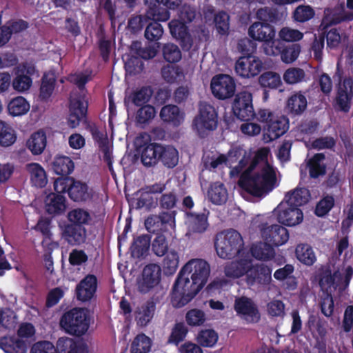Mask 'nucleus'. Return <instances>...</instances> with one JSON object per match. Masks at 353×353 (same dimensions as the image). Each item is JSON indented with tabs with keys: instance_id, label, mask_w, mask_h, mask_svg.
Here are the masks:
<instances>
[{
	"instance_id": "36",
	"label": "nucleus",
	"mask_w": 353,
	"mask_h": 353,
	"mask_svg": "<svg viewBox=\"0 0 353 353\" xmlns=\"http://www.w3.org/2000/svg\"><path fill=\"white\" fill-rule=\"evenodd\" d=\"M26 168L30 174L32 185L37 188H43L48 183L46 172L39 163H28Z\"/></svg>"
},
{
	"instance_id": "30",
	"label": "nucleus",
	"mask_w": 353,
	"mask_h": 353,
	"mask_svg": "<svg viewBox=\"0 0 353 353\" xmlns=\"http://www.w3.org/2000/svg\"><path fill=\"white\" fill-rule=\"evenodd\" d=\"M0 348L6 353H26L27 344L14 336H6L0 338Z\"/></svg>"
},
{
	"instance_id": "22",
	"label": "nucleus",
	"mask_w": 353,
	"mask_h": 353,
	"mask_svg": "<svg viewBox=\"0 0 353 353\" xmlns=\"http://www.w3.org/2000/svg\"><path fill=\"white\" fill-rule=\"evenodd\" d=\"M61 236L69 245H80L86 240L87 230L85 227L68 223L62 228Z\"/></svg>"
},
{
	"instance_id": "52",
	"label": "nucleus",
	"mask_w": 353,
	"mask_h": 353,
	"mask_svg": "<svg viewBox=\"0 0 353 353\" xmlns=\"http://www.w3.org/2000/svg\"><path fill=\"white\" fill-rule=\"evenodd\" d=\"M151 346V339L143 333L139 334L132 342L130 353H149Z\"/></svg>"
},
{
	"instance_id": "3",
	"label": "nucleus",
	"mask_w": 353,
	"mask_h": 353,
	"mask_svg": "<svg viewBox=\"0 0 353 353\" xmlns=\"http://www.w3.org/2000/svg\"><path fill=\"white\" fill-rule=\"evenodd\" d=\"M59 324L66 333L72 336H81L90 327V311L85 307H73L62 314Z\"/></svg>"
},
{
	"instance_id": "10",
	"label": "nucleus",
	"mask_w": 353,
	"mask_h": 353,
	"mask_svg": "<svg viewBox=\"0 0 353 353\" xmlns=\"http://www.w3.org/2000/svg\"><path fill=\"white\" fill-rule=\"evenodd\" d=\"M232 112L241 121H248L254 119L256 113L252 104V94L248 91L238 93L232 103Z\"/></svg>"
},
{
	"instance_id": "48",
	"label": "nucleus",
	"mask_w": 353,
	"mask_h": 353,
	"mask_svg": "<svg viewBox=\"0 0 353 353\" xmlns=\"http://www.w3.org/2000/svg\"><path fill=\"white\" fill-rule=\"evenodd\" d=\"M218 339V333L213 329H202L196 336V341L201 347H213Z\"/></svg>"
},
{
	"instance_id": "45",
	"label": "nucleus",
	"mask_w": 353,
	"mask_h": 353,
	"mask_svg": "<svg viewBox=\"0 0 353 353\" xmlns=\"http://www.w3.org/2000/svg\"><path fill=\"white\" fill-rule=\"evenodd\" d=\"M189 228L193 232L202 233L208 226V217L204 213L187 212Z\"/></svg>"
},
{
	"instance_id": "34",
	"label": "nucleus",
	"mask_w": 353,
	"mask_h": 353,
	"mask_svg": "<svg viewBox=\"0 0 353 353\" xmlns=\"http://www.w3.org/2000/svg\"><path fill=\"white\" fill-rule=\"evenodd\" d=\"M247 152L240 146L232 147L228 154L226 155L228 159L227 163L230 167H232L233 163L239 161L237 165L234 169L237 173L241 172V170L247 165L248 159L246 157Z\"/></svg>"
},
{
	"instance_id": "12",
	"label": "nucleus",
	"mask_w": 353,
	"mask_h": 353,
	"mask_svg": "<svg viewBox=\"0 0 353 353\" xmlns=\"http://www.w3.org/2000/svg\"><path fill=\"white\" fill-rule=\"evenodd\" d=\"M276 30L273 25L268 23L256 21L248 28V35L252 40L263 42V47L272 46L273 42L277 41L275 39Z\"/></svg>"
},
{
	"instance_id": "63",
	"label": "nucleus",
	"mask_w": 353,
	"mask_h": 353,
	"mask_svg": "<svg viewBox=\"0 0 353 353\" xmlns=\"http://www.w3.org/2000/svg\"><path fill=\"white\" fill-rule=\"evenodd\" d=\"M163 267L165 274L172 275L175 273L179 265V255L175 250H170L165 254Z\"/></svg>"
},
{
	"instance_id": "6",
	"label": "nucleus",
	"mask_w": 353,
	"mask_h": 353,
	"mask_svg": "<svg viewBox=\"0 0 353 353\" xmlns=\"http://www.w3.org/2000/svg\"><path fill=\"white\" fill-rule=\"evenodd\" d=\"M218 125V113L214 107L206 102L199 105V112L193 121V125L200 137H203L206 130H214Z\"/></svg>"
},
{
	"instance_id": "21",
	"label": "nucleus",
	"mask_w": 353,
	"mask_h": 353,
	"mask_svg": "<svg viewBox=\"0 0 353 353\" xmlns=\"http://www.w3.org/2000/svg\"><path fill=\"white\" fill-rule=\"evenodd\" d=\"M98 280L95 275L88 274L77 285L75 296L81 302L90 301L96 294Z\"/></svg>"
},
{
	"instance_id": "47",
	"label": "nucleus",
	"mask_w": 353,
	"mask_h": 353,
	"mask_svg": "<svg viewBox=\"0 0 353 353\" xmlns=\"http://www.w3.org/2000/svg\"><path fill=\"white\" fill-rule=\"evenodd\" d=\"M144 3L148 5V14L152 19L168 21L170 14L169 10L161 7L160 0H144Z\"/></svg>"
},
{
	"instance_id": "8",
	"label": "nucleus",
	"mask_w": 353,
	"mask_h": 353,
	"mask_svg": "<svg viewBox=\"0 0 353 353\" xmlns=\"http://www.w3.org/2000/svg\"><path fill=\"white\" fill-rule=\"evenodd\" d=\"M183 271H186L190 274V279H193L196 287V292H199L206 284L210 272V265L207 261L201 259H194L188 261L183 267Z\"/></svg>"
},
{
	"instance_id": "35",
	"label": "nucleus",
	"mask_w": 353,
	"mask_h": 353,
	"mask_svg": "<svg viewBox=\"0 0 353 353\" xmlns=\"http://www.w3.org/2000/svg\"><path fill=\"white\" fill-rule=\"evenodd\" d=\"M283 14L278 8L265 6L257 10L256 18L261 22L269 24H277L283 21Z\"/></svg>"
},
{
	"instance_id": "61",
	"label": "nucleus",
	"mask_w": 353,
	"mask_h": 353,
	"mask_svg": "<svg viewBox=\"0 0 353 353\" xmlns=\"http://www.w3.org/2000/svg\"><path fill=\"white\" fill-rule=\"evenodd\" d=\"M140 107L136 112V121L138 124H147L155 117V108L148 104Z\"/></svg>"
},
{
	"instance_id": "26",
	"label": "nucleus",
	"mask_w": 353,
	"mask_h": 353,
	"mask_svg": "<svg viewBox=\"0 0 353 353\" xmlns=\"http://www.w3.org/2000/svg\"><path fill=\"white\" fill-rule=\"evenodd\" d=\"M307 107V100L305 93L301 91L294 92L288 99L286 108L288 112L293 116H300Z\"/></svg>"
},
{
	"instance_id": "41",
	"label": "nucleus",
	"mask_w": 353,
	"mask_h": 353,
	"mask_svg": "<svg viewBox=\"0 0 353 353\" xmlns=\"http://www.w3.org/2000/svg\"><path fill=\"white\" fill-rule=\"evenodd\" d=\"M249 263L250 261L245 259L230 262L224 268L225 276L230 278H240L243 275L246 276Z\"/></svg>"
},
{
	"instance_id": "44",
	"label": "nucleus",
	"mask_w": 353,
	"mask_h": 353,
	"mask_svg": "<svg viewBox=\"0 0 353 353\" xmlns=\"http://www.w3.org/2000/svg\"><path fill=\"white\" fill-rule=\"evenodd\" d=\"M296 259L307 266H312L316 261L312 248L307 243L299 244L295 249Z\"/></svg>"
},
{
	"instance_id": "46",
	"label": "nucleus",
	"mask_w": 353,
	"mask_h": 353,
	"mask_svg": "<svg viewBox=\"0 0 353 353\" xmlns=\"http://www.w3.org/2000/svg\"><path fill=\"white\" fill-rule=\"evenodd\" d=\"M30 103L23 97H17L10 101L8 104V111L12 117H19L26 114L30 110Z\"/></svg>"
},
{
	"instance_id": "11",
	"label": "nucleus",
	"mask_w": 353,
	"mask_h": 353,
	"mask_svg": "<svg viewBox=\"0 0 353 353\" xmlns=\"http://www.w3.org/2000/svg\"><path fill=\"white\" fill-rule=\"evenodd\" d=\"M301 46L298 43L285 44L280 40L272 43V46L265 48V54L269 56H281L285 63L294 62L299 57Z\"/></svg>"
},
{
	"instance_id": "18",
	"label": "nucleus",
	"mask_w": 353,
	"mask_h": 353,
	"mask_svg": "<svg viewBox=\"0 0 353 353\" xmlns=\"http://www.w3.org/2000/svg\"><path fill=\"white\" fill-rule=\"evenodd\" d=\"M288 129L289 119L285 116H276L264 125L263 139L270 143L283 135Z\"/></svg>"
},
{
	"instance_id": "20",
	"label": "nucleus",
	"mask_w": 353,
	"mask_h": 353,
	"mask_svg": "<svg viewBox=\"0 0 353 353\" xmlns=\"http://www.w3.org/2000/svg\"><path fill=\"white\" fill-rule=\"evenodd\" d=\"M161 269L159 265L150 263L145 265L142 272V278L139 282V290L142 293L148 292L161 280Z\"/></svg>"
},
{
	"instance_id": "58",
	"label": "nucleus",
	"mask_w": 353,
	"mask_h": 353,
	"mask_svg": "<svg viewBox=\"0 0 353 353\" xmlns=\"http://www.w3.org/2000/svg\"><path fill=\"white\" fill-rule=\"evenodd\" d=\"M185 321L190 327H199L204 325L207 317L205 313L197 308H193L185 314Z\"/></svg>"
},
{
	"instance_id": "29",
	"label": "nucleus",
	"mask_w": 353,
	"mask_h": 353,
	"mask_svg": "<svg viewBox=\"0 0 353 353\" xmlns=\"http://www.w3.org/2000/svg\"><path fill=\"white\" fill-rule=\"evenodd\" d=\"M46 210L51 215L63 214L66 208V199L63 194L50 193L46 198Z\"/></svg>"
},
{
	"instance_id": "5",
	"label": "nucleus",
	"mask_w": 353,
	"mask_h": 353,
	"mask_svg": "<svg viewBox=\"0 0 353 353\" xmlns=\"http://www.w3.org/2000/svg\"><path fill=\"white\" fill-rule=\"evenodd\" d=\"M214 247L220 258L231 259L239 255L243 249V238L238 231L230 229L216 235Z\"/></svg>"
},
{
	"instance_id": "37",
	"label": "nucleus",
	"mask_w": 353,
	"mask_h": 353,
	"mask_svg": "<svg viewBox=\"0 0 353 353\" xmlns=\"http://www.w3.org/2000/svg\"><path fill=\"white\" fill-rule=\"evenodd\" d=\"M151 236L149 234H143L134 239L130 246V252L133 258L140 259L147 255L150 246Z\"/></svg>"
},
{
	"instance_id": "27",
	"label": "nucleus",
	"mask_w": 353,
	"mask_h": 353,
	"mask_svg": "<svg viewBox=\"0 0 353 353\" xmlns=\"http://www.w3.org/2000/svg\"><path fill=\"white\" fill-rule=\"evenodd\" d=\"M55 348L57 353H88V347L84 343L67 336L60 337Z\"/></svg>"
},
{
	"instance_id": "51",
	"label": "nucleus",
	"mask_w": 353,
	"mask_h": 353,
	"mask_svg": "<svg viewBox=\"0 0 353 353\" xmlns=\"http://www.w3.org/2000/svg\"><path fill=\"white\" fill-rule=\"evenodd\" d=\"M150 22L146 26L144 36L145 38L150 42L158 41L163 34V28L162 26L159 23V21H163V20H157L151 19Z\"/></svg>"
},
{
	"instance_id": "38",
	"label": "nucleus",
	"mask_w": 353,
	"mask_h": 353,
	"mask_svg": "<svg viewBox=\"0 0 353 353\" xmlns=\"http://www.w3.org/2000/svg\"><path fill=\"white\" fill-rule=\"evenodd\" d=\"M310 198V191L305 188H296L285 196L288 205L299 208L306 204Z\"/></svg>"
},
{
	"instance_id": "60",
	"label": "nucleus",
	"mask_w": 353,
	"mask_h": 353,
	"mask_svg": "<svg viewBox=\"0 0 353 353\" xmlns=\"http://www.w3.org/2000/svg\"><path fill=\"white\" fill-rule=\"evenodd\" d=\"M140 196L137 199V208L141 209L145 208L147 210H150L155 208L158 204L157 198L154 195L150 194L143 188L139 190Z\"/></svg>"
},
{
	"instance_id": "28",
	"label": "nucleus",
	"mask_w": 353,
	"mask_h": 353,
	"mask_svg": "<svg viewBox=\"0 0 353 353\" xmlns=\"http://www.w3.org/2000/svg\"><path fill=\"white\" fill-rule=\"evenodd\" d=\"M159 116L164 123L175 127L180 125L183 121V113L177 105L173 104L163 106Z\"/></svg>"
},
{
	"instance_id": "4",
	"label": "nucleus",
	"mask_w": 353,
	"mask_h": 353,
	"mask_svg": "<svg viewBox=\"0 0 353 353\" xmlns=\"http://www.w3.org/2000/svg\"><path fill=\"white\" fill-rule=\"evenodd\" d=\"M189 275L188 272L183 271V268L178 274L171 294V303L174 307L185 306L199 293L196 292L199 283H193L194 281L190 279Z\"/></svg>"
},
{
	"instance_id": "14",
	"label": "nucleus",
	"mask_w": 353,
	"mask_h": 353,
	"mask_svg": "<svg viewBox=\"0 0 353 353\" xmlns=\"http://www.w3.org/2000/svg\"><path fill=\"white\" fill-rule=\"evenodd\" d=\"M353 101V80L345 78L339 83L334 99V107L344 113L350 112Z\"/></svg>"
},
{
	"instance_id": "2",
	"label": "nucleus",
	"mask_w": 353,
	"mask_h": 353,
	"mask_svg": "<svg viewBox=\"0 0 353 353\" xmlns=\"http://www.w3.org/2000/svg\"><path fill=\"white\" fill-rule=\"evenodd\" d=\"M141 161L145 167L161 163L167 168H174L179 163V152L172 145L146 143L141 146Z\"/></svg>"
},
{
	"instance_id": "57",
	"label": "nucleus",
	"mask_w": 353,
	"mask_h": 353,
	"mask_svg": "<svg viewBox=\"0 0 353 353\" xmlns=\"http://www.w3.org/2000/svg\"><path fill=\"white\" fill-rule=\"evenodd\" d=\"M315 15L313 8L309 5H299L292 12L294 21L305 23L312 19Z\"/></svg>"
},
{
	"instance_id": "9",
	"label": "nucleus",
	"mask_w": 353,
	"mask_h": 353,
	"mask_svg": "<svg viewBox=\"0 0 353 353\" xmlns=\"http://www.w3.org/2000/svg\"><path fill=\"white\" fill-rule=\"evenodd\" d=\"M212 93L220 100L232 97L236 91V83L228 74H219L212 77L210 83Z\"/></svg>"
},
{
	"instance_id": "19",
	"label": "nucleus",
	"mask_w": 353,
	"mask_h": 353,
	"mask_svg": "<svg viewBox=\"0 0 353 353\" xmlns=\"http://www.w3.org/2000/svg\"><path fill=\"white\" fill-rule=\"evenodd\" d=\"M168 26L172 36L179 41L184 51H189L193 46V39L185 22L173 19L169 22Z\"/></svg>"
},
{
	"instance_id": "56",
	"label": "nucleus",
	"mask_w": 353,
	"mask_h": 353,
	"mask_svg": "<svg viewBox=\"0 0 353 353\" xmlns=\"http://www.w3.org/2000/svg\"><path fill=\"white\" fill-rule=\"evenodd\" d=\"M335 205L333 195L326 194L323 196L316 203L314 214L318 217H324L330 212Z\"/></svg>"
},
{
	"instance_id": "49",
	"label": "nucleus",
	"mask_w": 353,
	"mask_h": 353,
	"mask_svg": "<svg viewBox=\"0 0 353 353\" xmlns=\"http://www.w3.org/2000/svg\"><path fill=\"white\" fill-rule=\"evenodd\" d=\"M210 200L216 205L225 203L228 199V191L223 183L216 182L211 185L208 191Z\"/></svg>"
},
{
	"instance_id": "62",
	"label": "nucleus",
	"mask_w": 353,
	"mask_h": 353,
	"mask_svg": "<svg viewBox=\"0 0 353 353\" xmlns=\"http://www.w3.org/2000/svg\"><path fill=\"white\" fill-rule=\"evenodd\" d=\"M188 332L187 327L184 323H176L172 329L171 333L168 337V343L178 345L183 341Z\"/></svg>"
},
{
	"instance_id": "15",
	"label": "nucleus",
	"mask_w": 353,
	"mask_h": 353,
	"mask_svg": "<svg viewBox=\"0 0 353 353\" xmlns=\"http://www.w3.org/2000/svg\"><path fill=\"white\" fill-rule=\"evenodd\" d=\"M261 60L254 55L242 56L235 63L236 74L243 78H251L258 75L262 70Z\"/></svg>"
},
{
	"instance_id": "17",
	"label": "nucleus",
	"mask_w": 353,
	"mask_h": 353,
	"mask_svg": "<svg viewBox=\"0 0 353 353\" xmlns=\"http://www.w3.org/2000/svg\"><path fill=\"white\" fill-rule=\"evenodd\" d=\"M272 268L263 263L252 265L249 263L245 282L249 286L255 285H266L272 280Z\"/></svg>"
},
{
	"instance_id": "7",
	"label": "nucleus",
	"mask_w": 353,
	"mask_h": 353,
	"mask_svg": "<svg viewBox=\"0 0 353 353\" xmlns=\"http://www.w3.org/2000/svg\"><path fill=\"white\" fill-rule=\"evenodd\" d=\"M234 310L236 315L248 324L257 323L261 320V313L257 304L250 297L241 296L234 300Z\"/></svg>"
},
{
	"instance_id": "31",
	"label": "nucleus",
	"mask_w": 353,
	"mask_h": 353,
	"mask_svg": "<svg viewBox=\"0 0 353 353\" xmlns=\"http://www.w3.org/2000/svg\"><path fill=\"white\" fill-rule=\"evenodd\" d=\"M325 155L323 153L314 154L307 162L309 175L312 179H317L326 174L327 166L323 161Z\"/></svg>"
},
{
	"instance_id": "33",
	"label": "nucleus",
	"mask_w": 353,
	"mask_h": 353,
	"mask_svg": "<svg viewBox=\"0 0 353 353\" xmlns=\"http://www.w3.org/2000/svg\"><path fill=\"white\" fill-rule=\"evenodd\" d=\"M69 197L76 202L86 201L90 200L92 196V192L89 191L88 185L79 181L73 179L69 188Z\"/></svg>"
},
{
	"instance_id": "16",
	"label": "nucleus",
	"mask_w": 353,
	"mask_h": 353,
	"mask_svg": "<svg viewBox=\"0 0 353 353\" xmlns=\"http://www.w3.org/2000/svg\"><path fill=\"white\" fill-rule=\"evenodd\" d=\"M261 232L264 241L273 248L285 244L289 239L288 230L283 226L277 224L268 225L267 223H262Z\"/></svg>"
},
{
	"instance_id": "53",
	"label": "nucleus",
	"mask_w": 353,
	"mask_h": 353,
	"mask_svg": "<svg viewBox=\"0 0 353 353\" xmlns=\"http://www.w3.org/2000/svg\"><path fill=\"white\" fill-rule=\"evenodd\" d=\"M16 139L14 130L8 123L0 120V145L4 147L10 146Z\"/></svg>"
},
{
	"instance_id": "23",
	"label": "nucleus",
	"mask_w": 353,
	"mask_h": 353,
	"mask_svg": "<svg viewBox=\"0 0 353 353\" xmlns=\"http://www.w3.org/2000/svg\"><path fill=\"white\" fill-rule=\"evenodd\" d=\"M277 221L287 226H294L299 224L303 219V214L301 209L294 206H290L283 209L278 206L275 210Z\"/></svg>"
},
{
	"instance_id": "25",
	"label": "nucleus",
	"mask_w": 353,
	"mask_h": 353,
	"mask_svg": "<svg viewBox=\"0 0 353 353\" xmlns=\"http://www.w3.org/2000/svg\"><path fill=\"white\" fill-rule=\"evenodd\" d=\"M156 311V302L153 299L148 300L134 312V319L137 325L147 326L152 320Z\"/></svg>"
},
{
	"instance_id": "39",
	"label": "nucleus",
	"mask_w": 353,
	"mask_h": 353,
	"mask_svg": "<svg viewBox=\"0 0 353 353\" xmlns=\"http://www.w3.org/2000/svg\"><path fill=\"white\" fill-rule=\"evenodd\" d=\"M47 138L45 132L39 130L34 132L27 141V147L34 155L41 154L46 147Z\"/></svg>"
},
{
	"instance_id": "54",
	"label": "nucleus",
	"mask_w": 353,
	"mask_h": 353,
	"mask_svg": "<svg viewBox=\"0 0 353 353\" xmlns=\"http://www.w3.org/2000/svg\"><path fill=\"white\" fill-rule=\"evenodd\" d=\"M163 59L168 63H178L182 57V54L179 46L173 43H164L162 47Z\"/></svg>"
},
{
	"instance_id": "40",
	"label": "nucleus",
	"mask_w": 353,
	"mask_h": 353,
	"mask_svg": "<svg viewBox=\"0 0 353 353\" xmlns=\"http://www.w3.org/2000/svg\"><path fill=\"white\" fill-rule=\"evenodd\" d=\"M52 168L56 174L68 176L74 168L72 160L67 156H57L52 163Z\"/></svg>"
},
{
	"instance_id": "1",
	"label": "nucleus",
	"mask_w": 353,
	"mask_h": 353,
	"mask_svg": "<svg viewBox=\"0 0 353 353\" xmlns=\"http://www.w3.org/2000/svg\"><path fill=\"white\" fill-rule=\"evenodd\" d=\"M254 167V165H251L241 174L238 185L250 195L260 197L275 188L276 176L269 165L264 167L260 172H252Z\"/></svg>"
},
{
	"instance_id": "42",
	"label": "nucleus",
	"mask_w": 353,
	"mask_h": 353,
	"mask_svg": "<svg viewBox=\"0 0 353 353\" xmlns=\"http://www.w3.org/2000/svg\"><path fill=\"white\" fill-rule=\"evenodd\" d=\"M68 223L85 227L90 224L92 216L88 210L77 208L70 210L67 214Z\"/></svg>"
},
{
	"instance_id": "59",
	"label": "nucleus",
	"mask_w": 353,
	"mask_h": 353,
	"mask_svg": "<svg viewBox=\"0 0 353 353\" xmlns=\"http://www.w3.org/2000/svg\"><path fill=\"white\" fill-rule=\"evenodd\" d=\"M148 11L145 15H136L131 17L128 22V27L131 32L137 34L139 32L144 26H146L149 21L152 19L148 16Z\"/></svg>"
},
{
	"instance_id": "64",
	"label": "nucleus",
	"mask_w": 353,
	"mask_h": 353,
	"mask_svg": "<svg viewBox=\"0 0 353 353\" xmlns=\"http://www.w3.org/2000/svg\"><path fill=\"white\" fill-rule=\"evenodd\" d=\"M230 17L225 11H220L215 14L214 21L218 33L221 35L228 34Z\"/></svg>"
},
{
	"instance_id": "50",
	"label": "nucleus",
	"mask_w": 353,
	"mask_h": 353,
	"mask_svg": "<svg viewBox=\"0 0 353 353\" xmlns=\"http://www.w3.org/2000/svg\"><path fill=\"white\" fill-rule=\"evenodd\" d=\"M153 91L150 86H143L133 91L128 99L136 106L148 105L151 99Z\"/></svg>"
},
{
	"instance_id": "43",
	"label": "nucleus",
	"mask_w": 353,
	"mask_h": 353,
	"mask_svg": "<svg viewBox=\"0 0 353 353\" xmlns=\"http://www.w3.org/2000/svg\"><path fill=\"white\" fill-rule=\"evenodd\" d=\"M250 252L253 257L261 261L270 260L275 254L274 248L266 241L252 245Z\"/></svg>"
},
{
	"instance_id": "13",
	"label": "nucleus",
	"mask_w": 353,
	"mask_h": 353,
	"mask_svg": "<svg viewBox=\"0 0 353 353\" xmlns=\"http://www.w3.org/2000/svg\"><path fill=\"white\" fill-rule=\"evenodd\" d=\"M37 70L33 64L23 63L17 68L15 77L12 82L13 89L18 92H25L30 90L32 85V77Z\"/></svg>"
},
{
	"instance_id": "55",
	"label": "nucleus",
	"mask_w": 353,
	"mask_h": 353,
	"mask_svg": "<svg viewBox=\"0 0 353 353\" xmlns=\"http://www.w3.org/2000/svg\"><path fill=\"white\" fill-rule=\"evenodd\" d=\"M259 83L262 88L269 89H277L282 84L280 75L272 71L263 73L259 78Z\"/></svg>"
},
{
	"instance_id": "32",
	"label": "nucleus",
	"mask_w": 353,
	"mask_h": 353,
	"mask_svg": "<svg viewBox=\"0 0 353 353\" xmlns=\"http://www.w3.org/2000/svg\"><path fill=\"white\" fill-rule=\"evenodd\" d=\"M57 77L52 71L46 72L41 78L39 88V99L41 101H47L52 95L55 88Z\"/></svg>"
},
{
	"instance_id": "24",
	"label": "nucleus",
	"mask_w": 353,
	"mask_h": 353,
	"mask_svg": "<svg viewBox=\"0 0 353 353\" xmlns=\"http://www.w3.org/2000/svg\"><path fill=\"white\" fill-rule=\"evenodd\" d=\"M88 107V102L80 99L73 100L70 103L69 117L68 119V125L70 128H77L83 119H86Z\"/></svg>"
}]
</instances>
